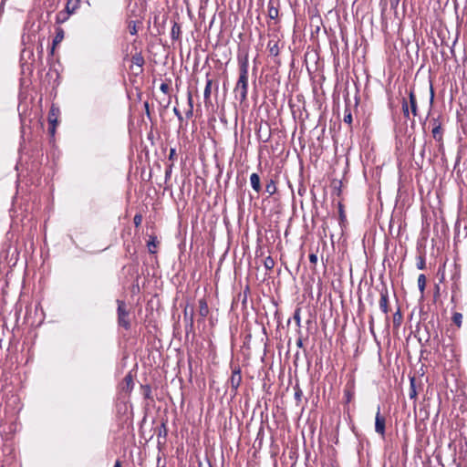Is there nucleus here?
Masks as SVG:
<instances>
[{"instance_id":"cd10ccee","label":"nucleus","mask_w":467,"mask_h":467,"mask_svg":"<svg viewBox=\"0 0 467 467\" xmlns=\"http://www.w3.org/2000/svg\"><path fill=\"white\" fill-rule=\"evenodd\" d=\"M344 122L348 124H351L352 122V115L349 109L345 110Z\"/></svg>"},{"instance_id":"5701e85b","label":"nucleus","mask_w":467,"mask_h":467,"mask_svg":"<svg viewBox=\"0 0 467 467\" xmlns=\"http://www.w3.org/2000/svg\"><path fill=\"white\" fill-rule=\"evenodd\" d=\"M452 322L458 327H462V315L459 312H455L453 313L452 315Z\"/></svg>"},{"instance_id":"b1692460","label":"nucleus","mask_w":467,"mask_h":467,"mask_svg":"<svg viewBox=\"0 0 467 467\" xmlns=\"http://www.w3.org/2000/svg\"><path fill=\"white\" fill-rule=\"evenodd\" d=\"M264 266L267 270H272L275 266V260L271 256H267L264 260Z\"/></svg>"},{"instance_id":"49530a36","label":"nucleus","mask_w":467,"mask_h":467,"mask_svg":"<svg viewBox=\"0 0 467 467\" xmlns=\"http://www.w3.org/2000/svg\"><path fill=\"white\" fill-rule=\"evenodd\" d=\"M457 467H462V466L460 464H458Z\"/></svg>"},{"instance_id":"c85d7f7f","label":"nucleus","mask_w":467,"mask_h":467,"mask_svg":"<svg viewBox=\"0 0 467 467\" xmlns=\"http://www.w3.org/2000/svg\"><path fill=\"white\" fill-rule=\"evenodd\" d=\"M129 31L131 35H136L137 32H138V29H137V26H136V23L131 21L130 24H129Z\"/></svg>"},{"instance_id":"a878e982","label":"nucleus","mask_w":467,"mask_h":467,"mask_svg":"<svg viewBox=\"0 0 467 467\" xmlns=\"http://www.w3.org/2000/svg\"><path fill=\"white\" fill-rule=\"evenodd\" d=\"M188 103H189V110L186 112V117L191 118L193 114V104H192V94H188Z\"/></svg>"},{"instance_id":"6ab92c4d","label":"nucleus","mask_w":467,"mask_h":467,"mask_svg":"<svg viewBox=\"0 0 467 467\" xmlns=\"http://www.w3.org/2000/svg\"><path fill=\"white\" fill-rule=\"evenodd\" d=\"M180 35H181V26L177 23H174V25L171 27V38L173 40H177V39H179Z\"/></svg>"},{"instance_id":"a19ab883","label":"nucleus","mask_w":467,"mask_h":467,"mask_svg":"<svg viewBox=\"0 0 467 467\" xmlns=\"http://www.w3.org/2000/svg\"><path fill=\"white\" fill-rule=\"evenodd\" d=\"M113 467H121V462L119 460L116 461Z\"/></svg>"},{"instance_id":"dca6fc26","label":"nucleus","mask_w":467,"mask_h":467,"mask_svg":"<svg viewBox=\"0 0 467 467\" xmlns=\"http://www.w3.org/2000/svg\"><path fill=\"white\" fill-rule=\"evenodd\" d=\"M212 85H213V80L207 78L204 92H203V98H204L205 102H207L210 99Z\"/></svg>"},{"instance_id":"423d86ee","label":"nucleus","mask_w":467,"mask_h":467,"mask_svg":"<svg viewBox=\"0 0 467 467\" xmlns=\"http://www.w3.org/2000/svg\"><path fill=\"white\" fill-rule=\"evenodd\" d=\"M58 114H59L58 108L52 105L50 108V110L48 112V121H49V124L51 125V127L49 128V131L51 134L55 133L56 125L57 123Z\"/></svg>"},{"instance_id":"f8f14e48","label":"nucleus","mask_w":467,"mask_h":467,"mask_svg":"<svg viewBox=\"0 0 467 467\" xmlns=\"http://www.w3.org/2000/svg\"><path fill=\"white\" fill-rule=\"evenodd\" d=\"M267 49L271 56L276 57L279 54L278 42L275 39H270L267 43Z\"/></svg>"},{"instance_id":"58836bf2","label":"nucleus","mask_w":467,"mask_h":467,"mask_svg":"<svg viewBox=\"0 0 467 467\" xmlns=\"http://www.w3.org/2000/svg\"><path fill=\"white\" fill-rule=\"evenodd\" d=\"M296 346H297L298 348H302V347H303L302 339H298V340L296 341Z\"/></svg>"},{"instance_id":"ea45409f","label":"nucleus","mask_w":467,"mask_h":467,"mask_svg":"<svg viewBox=\"0 0 467 467\" xmlns=\"http://www.w3.org/2000/svg\"><path fill=\"white\" fill-rule=\"evenodd\" d=\"M125 380H127V382H128V383L131 382V381H132V379H131L130 375L126 376V377H125Z\"/></svg>"},{"instance_id":"c756f323","label":"nucleus","mask_w":467,"mask_h":467,"mask_svg":"<svg viewBox=\"0 0 467 467\" xmlns=\"http://www.w3.org/2000/svg\"><path fill=\"white\" fill-rule=\"evenodd\" d=\"M417 267H418V269H420V270L425 268V260L422 256H419Z\"/></svg>"},{"instance_id":"9b49d317","label":"nucleus","mask_w":467,"mask_h":467,"mask_svg":"<svg viewBox=\"0 0 467 467\" xmlns=\"http://www.w3.org/2000/svg\"><path fill=\"white\" fill-rule=\"evenodd\" d=\"M199 304V316L203 320L209 314V307L205 298H201L198 301Z\"/></svg>"},{"instance_id":"1a4fd4ad","label":"nucleus","mask_w":467,"mask_h":467,"mask_svg":"<svg viewBox=\"0 0 467 467\" xmlns=\"http://www.w3.org/2000/svg\"><path fill=\"white\" fill-rule=\"evenodd\" d=\"M431 124H432L431 133H432L433 139L439 142L441 141L442 140V128H441V122L437 119H433L431 120Z\"/></svg>"},{"instance_id":"9d476101","label":"nucleus","mask_w":467,"mask_h":467,"mask_svg":"<svg viewBox=\"0 0 467 467\" xmlns=\"http://www.w3.org/2000/svg\"><path fill=\"white\" fill-rule=\"evenodd\" d=\"M193 316H194L193 307H191L190 311L188 310V307H185V309L183 311V317H184V321L186 322V329H188V327L191 330L192 329V327H193Z\"/></svg>"},{"instance_id":"393cba45","label":"nucleus","mask_w":467,"mask_h":467,"mask_svg":"<svg viewBox=\"0 0 467 467\" xmlns=\"http://www.w3.org/2000/svg\"><path fill=\"white\" fill-rule=\"evenodd\" d=\"M402 321V315L400 313V310L398 309L396 313L393 315V324L396 327H400Z\"/></svg>"},{"instance_id":"2f4dec72","label":"nucleus","mask_w":467,"mask_h":467,"mask_svg":"<svg viewBox=\"0 0 467 467\" xmlns=\"http://www.w3.org/2000/svg\"><path fill=\"white\" fill-rule=\"evenodd\" d=\"M302 395V390L299 388H297L295 392V399L296 400L297 402L301 400Z\"/></svg>"},{"instance_id":"473e14b6","label":"nucleus","mask_w":467,"mask_h":467,"mask_svg":"<svg viewBox=\"0 0 467 467\" xmlns=\"http://www.w3.org/2000/svg\"><path fill=\"white\" fill-rule=\"evenodd\" d=\"M142 216L140 214H136L133 218L134 224L139 226L141 223Z\"/></svg>"},{"instance_id":"f257e3e1","label":"nucleus","mask_w":467,"mask_h":467,"mask_svg":"<svg viewBox=\"0 0 467 467\" xmlns=\"http://www.w3.org/2000/svg\"><path fill=\"white\" fill-rule=\"evenodd\" d=\"M236 99L243 103L247 99L248 93V59L244 57L239 63V78L234 88Z\"/></svg>"},{"instance_id":"e433bc0d","label":"nucleus","mask_w":467,"mask_h":467,"mask_svg":"<svg viewBox=\"0 0 467 467\" xmlns=\"http://www.w3.org/2000/svg\"><path fill=\"white\" fill-rule=\"evenodd\" d=\"M294 318L296 320L297 324L300 322L299 311H296Z\"/></svg>"},{"instance_id":"4468645a","label":"nucleus","mask_w":467,"mask_h":467,"mask_svg":"<svg viewBox=\"0 0 467 467\" xmlns=\"http://www.w3.org/2000/svg\"><path fill=\"white\" fill-rule=\"evenodd\" d=\"M250 183L252 188L256 192H259L261 191V183H260V177L257 173H252L250 176Z\"/></svg>"},{"instance_id":"79ce46f5","label":"nucleus","mask_w":467,"mask_h":467,"mask_svg":"<svg viewBox=\"0 0 467 467\" xmlns=\"http://www.w3.org/2000/svg\"><path fill=\"white\" fill-rule=\"evenodd\" d=\"M64 11H65V12H71V11H70V8H69V6H68V4L67 5L66 10H64Z\"/></svg>"},{"instance_id":"a211bd4d","label":"nucleus","mask_w":467,"mask_h":467,"mask_svg":"<svg viewBox=\"0 0 467 467\" xmlns=\"http://www.w3.org/2000/svg\"><path fill=\"white\" fill-rule=\"evenodd\" d=\"M425 286H426V276L423 274H420L418 277V287H419V290H420L421 296H423V294H424Z\"/></svg>"},{"instance_id":"bb28decb","label":"nucleus","mask_w":467,"mask_h":467,"mask_svg":"<svg viewBox=\"0 0 467 467\" xmlns=\"http://www.w3.org/2000/svg\"><path fill=\"white\" fill-rule=\"evenodd\" d=\"M338 213H339L340 223H344L347 219H346L344 207L341 203H338Z\"/></svg>"},{"instance_id":"f704fd0d","label":"nucleus","mask_w":467,"mask_h":467,"mask_svg":"<svg viewBox=\"0 0 467 467\" xmlns=\"http://www.w3.org/2000/svg\"><path fill=\"white\" fill-rule=\"evenodd\" d=\"M173 112H174L175 116L178 118L179 121L183 120V117H182L181 111L176 107L173 109Z\"/></svg>"},{"instance_id":"c9c22d12","label":"nucleus","mask_w":467,"mask_h":467,"mask_svg":"<svg viewBox=\"0 0 467 467\" xmlns=\"http://www.w3.org/2000/svg\"><path fill=\"white\" fill-rule=\"evenodd\" d=\"M400 0H389L391 8L396 9L400 4Z\"/></svg>"},{"instance_id":"f3484780","label":"nucleus","mask_w":467,"mask_h":467,"mask_svg":"<svg viewBox=\"0 0 467 467\" xmlns=\"http://www.w3.org/2000/svg\"><path fill=\"white\" fill-rule=\"evenodd\" d=\"M131 61L134 65H136L140 68L142 67V66L144 65V62H145L144 57H142V55L140 53H136L135 55H133Z\"/></svg>"},{"instance_id":"a18cd8bd","label":"nucleus","mask_w":467,"mask_h":467,"mask_svg":"<svg viewBox=\"0 0 467 467\" xmlns=\"http://www.w3.org/2000/svg\"><path fill=\"white\" fill-rule=\"evenodd\" d=\"M432 100H433V92L431 91V102H432Z\"/></svg>"},{"instance_id":"ddd939ff","label":"nucleus","mask_w":467,"mask_h":467,"mask_svg":"<svg viewBox=\"0 0 467 467\" xmlns=\"http://www.w3.org/2000/svg\"><path fill=\"white\" fill-rule=\"evenodd\" d=\"M64 38V31L62 28H57L56 32V36L53 39L52 47L50 50V54L53 55L55 47L59 44Z\"/></svg>"},{"instance_id":"39448f33","label":"nucleus","mask_w":467,"mask_h":467,"mask_svg":"<svg viewBox=\"0 0 467 467\" xmlns=\"http://www.w3.org/2000/svg\"><path fill=\"white\" fill-rule=\"evenodd\" d=\"M281 0H269L267 4V16L270 19L275 20L279 16Z\"/></svg>"},{"instance_id":"aec40b11","label":"nucleus","mask_w":467,"mask_h":467,"mask_svg":"<svg viewBox=\"0 0 467 467\" xmlns=\"http://www.w3.org/2000/svg\"><path fill=\"white\" fill-rule=\"evenodd\" d=\"M72 12H65V11L58 12L57 15V23L61 24V23L66 22L68 19V16Z\"/></svg>"},{"instance_id":"6e6552de","label":"nucleus","mask_w":467,"mask_h":467,"mask_svg":"<svg viewBox=\"0 0 467 467\" xmlns=\"http://www.w3.org/2000/svg\"><path fill=\"white\" fill-rule=\"evenodd\" d=\"M379 308L384 314L388 315L389 309V292L387 288H382L380 291Z\"/></svg>"},{"instance_id":"72a5a7b5","label":"nucleus","mask_w":467,"mask_h":467,"mask_svg":"<svg viewBox=\"0 0 467 467\" xmlns=\"http://www.w3.org/2000/svg\"><path fill=\"white\" fill-rule=\"evenodd\" d=\"M308 257H309V261H310L311 264L316 265L317 263V254H314V253L310 254Z\"/></svg>"},{"instance_id":"7c9ffc66","label":"nucleus","mask_w":467,"mask_h":467,"mask_svg":"<svg viewBox=\"0 0 467 467\" xmlns=\"http://www.w3.org/2000/svg\"><path fill=\"white\" fill-rule=\"evenodd\" d=\"M160 89L164 94H168L169 90H170V86H169V84L163 82L161 84Z\"/></svg>"},{"instance_id":"2eb2a0df","label":"nucleus","mask_w":467,"mask_h":467,"mask_svg":"<svg viewBox=\"0 0 467 467\" xmlns=\"http://www.w3.org/2000/svg\"><path fill=\"white\" fill-rule=\"evenodd\" d=\"M418 395L416 379L414 377L410 379V389H409V397L411 400H416Z\"/></svg>"},{"instance_id":"0eeeda50","label":"nucleus","mask_w":467,"mask_h":467,"mask_svg":"<svg viewBox=\"0 0 467 467\" xmlns=\"http://www.w3.org/2000/svg\"><path fill=\"white\" fill-rule=\"evenodd\" d=\"M242 382V374L241 369L239 368H234L232 372L230 378V385L234 393L237 391L240 384Z\"/></svg>"},{"instance_id":"4be33fe9","label":"nucleus","mask_w":467,"mask_h":467,"mask_svg":"<svg viewBox=\"0 0 467 467\" xmlns=\"http://www.w3.org/2000/svg\"><path fill=\"white\" fill-rule=\"evenodd\" d=\"M147 246L149 248V252L151 253V254H155L156 253V246H157V240H156V237L154 236H150V240L148 241L147 243Z\"/></svg>"},{"instance_id":"4c0bfd02","label":"nucleus","mask_w":467,"mask_h":467,"mask_svg":"<svg viewBox=\"0 0 467 467\" xmlns=\"http://www.w3.org/2000/svg\"><path fill=\"white\" fill-rule=\"evenodd\" d=\"M175 154H176L175 149H171L169 158L173 159Z\"/></svg>"},{"instance_id":"37998d69","label":"nucleus","mask_w":467,"mask_h":467,"mask_svg":"<svg viewBox=\"0 0 467 467\" xmlns=\"http://www.w3.org/2000/svg\"><path fill=\"white\" fill-rule=\"evenodd\" d=\"M372 324H373V318L371 317V318H370V321H369V325H370V327L372 326Z\"/></svg>"},{"instance_id":"412c9836","label":"nucleus","mask_w":467,"mask_h":467,"mask_svg":"<svg viewBox=\"0 0 467 467\" xmlns=\"http://www.w3.org/2000/svg\"><path fill=\"white\" fill-rule=\"evenodd\" d=\"M265 191L269 195H273L276 192L275 182L273 180H270L265 185Z\"/></svg>"},{"instance_id":"20e7f679","label":"nucleus","mask_w":467,"mask_h":467,"mask_svg":"<svg viewBox=\"0 0 467 467\" xmlns=\"http://www.w3.org/2000/svg\"><path fill=\"white\" fill-rule=\"evenodd\" d=\"M385 427H386V419L380 413V408L378 407V411L375 417V431L379 434L382 438L385 437Z\"/></svg>"},{"instance_id":"c03bdc74","label":"nucleus","mask_w":467,"mask_h":467,"mask_svg":"<svg viewBox=\"0 0 467 467\" xmlns=\"http://www.w3.org/2000/svg\"><path fill=\"white\" fill-rule=\"evenodd\" d=\"M170 173H171V170L167 171H166V176H169V175H170Z\"/></svg>"},{"instance_id":"f03ea898","label":"nucleus","mask_w":467,"mask_h":467,"mask_svg":"<svg viewBox=\"0 0 467 467\" xmlns=\"http://www.w3.org/2000/svg\"><path fill=\"white\" fill-rule=\"evenodd\" d=\"M409 99L403 98L401 101V109L405 119H410V113L413 117L418 116V103L413 88L408 92Z\"/></svg>"},{"instance_id":"7ed1b4c3","label":"nucleus","mask_w":467,"mask_h":467,"mask_svg":"<svg viewBox=\"0 0 467 467\" xmlns=\"http://www.w3.org/2000/svg\"><path fill=\"white\" fill-rule=\"evenodd\" d=\"M118 304V323L119 326L129 329L130 327V321L128 319L129 312L126 309V304L124 301L117 300Z\"/></svg>"}]
</instances>
